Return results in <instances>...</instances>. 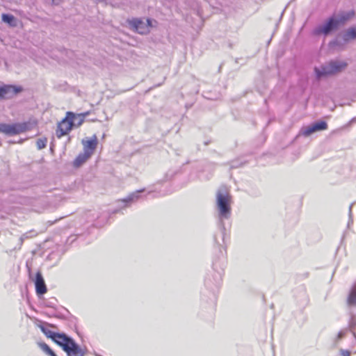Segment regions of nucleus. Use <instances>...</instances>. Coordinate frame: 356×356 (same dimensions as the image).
<instances>
[{"instance_id":"f03ea898","label":"nucleus","mask_w":356,"mask_h":356,"mask_svg":"<svg viewBox=\"0 0 356 356\" xmlns=\"http://www.w3.org/2000/svg\"><path fill=\"white\" fill-rule=\"evenodd\" d=\"M347 67L344 61H331L327 65L322 67L321 70L315 68L316 76L319 79L322 76L335 74L341 72Z\"/></svg>"},{"instance_id":"9d476101","label":"nucleus","mask_w":356,"mask_h":356,"mask_svg":"<svg viewBox=\"0 0 356 356\" xmlns=\"http://www.w3.org/2000/svg\"><path fill=\"white\" fill-rule=\"evenodd\" d=\"M327 129V124L324 121H320L314 123L312 126L307 127L303 131V135L305 136H308L311 135L312 133L317 131L325 130Z\"/></svg>"},{"instance_id":"f3484780","label":"nucleus","mask_w":356,"mask_h":356,"mask_svg":"<svg viewBox=\"0 0 356 356\" xmlns=\"http://www.w3.org/2000/svg\"><path fill=\"white\" fill-rule=\"evenodd\" d=\"M348 302L349 305H356V291H352L348 297Z\"/></svg>"},{"instance_id":"4468645a","label":"nucleus","mask_w":356,"mask_h":356,"mask_svg":"<svg viewBox=\"0 0 356 356\" xmlns=\"http://www.w3.org/2000/svg\"><path fill=\"white\" fill-rule=\"evenodd\" d=\"M90 157V154L83 153L79 154L74 160V165L76 166H80L81 164L85 163Z\"/></svg>"},{"instance_id":"6e6552de","label":"nucleus","mask_w":356,"mask_h":356,"mask_svg":"<svg viewBox=\"0 0 356 356\" xmlns=\"http://www.w3.org/2000/svg\"><path fill=\"white\" fill-rule=\"evenodd\" d=\"M22 90L21 87L6 85L0 87V99H9Z\"/></svg>"},{"instance_id":"423d86ee","label":"nucleus","mask_w":356,"mask_h":356,"mask_svg":"<svg viewBox=\"0 0 356 356\" xmlns=\"http://www.w3.org/2000/svg\"><path fill=\"white\" fill-rule=\"evenodd\" d=\"M128 22L132 29L140 34L149 33L150 28L152 26V22L149 19H147L146 22L140 19H133L129 20Z\"/></svg>"},{"instance_id":"2eb2a0df","label":"nucleus","mask_w":356,"mask_h":356,"mask_svg":"<svg viewBox=\"0 0 356 356\" xmlns=\"http://www.w3.org/2000/svg\"><path fill=\"white\" fill-rule=\"evenodd\" d=\"M356 38V29L355 28H350L343 35V39L345 41H349L351 40H354Z\"/></svg>"},{"instance_id":"ddd939ff","label":"nucleus","mask_w":356,"mask_h":356,"mask_svg":"<svg viewBox=\"0 0 356 356\" xmlns=\"http://www.w3.org/2000/svg\"><path fill=\"white\" fill-rule=\"evenodd\" d=\"M2 21L8 24L11 26H16L17 22L15 17L12 15L3 14L1 15Z\"/></svg>"},{"instance_id":"0eeeda50","label":"nucleus","mask_w":356,"mask_h":356,"mask_svg":"<svg viewBox=\"0 0 356 356\" xmlns=\"http://www.w3.org/2000/svg\"><path fill=\"white\" fill-rule=\"evenodd\" d=\"M339 26L340 24L338 19L334 17H332L327 20V22L324 25L316 28L314 30V33L317 35L321 34L327 35L331 31L336 30Z\"/></svg>"},{"instance_id":"1a4fd4ad","label":"nucleus","mask_w":356,"mask_h":356,"mask_svg":"<svg viewBox=\"0 0 356 356\" xmlns=\"http://www.w3.org/2000/svg\"><path fill=\"white\" fill-rule=\"evenodd\" d=\"M82 143L83 145L84 153L90 154L91 156L97 146V137L96 135H94L90 140H83Z\"/></svg>"},{"instance_id":"f257e3e1","label":"nucleus","mask_w":356,"mask_h":356,"mask_svg":"<svg viewBox=\"0 0 356 356\" xmlns=\"http://www.w3.org/2000/svg\"><path fill=\"white\" fill-rule=\"evenodd\" d=\"M39 327L47 338L60 346L69 356H84V351L66 334L53 332L42 325Z\"/></svg>"},{"instance_id":"aec40b11","label":"nucleus","mask_w":356,"mask_h":356,"mask_svg":"<svg viewBox=\"0 0 356 356\" xmlns=\"http://www.w3.org/2000/svg\"><path fill=\"white\" fill-rule=\"evenodd\" d=\"M47 291H36L38 295L39 296H42L43 294H44Z\"/></svg>"},{"instance_id":"9b49d317","label":"nucleus","mask_w":356,"mask_h":356,"mask_svg":"<svg viewBox=\"0 0 356 356\" xmlns=\"http://www.w3.org/2000/svg\"><path fill=\"white\" fill-rule=\"evenodd\" d=\"M33 281L35 286V289H47L44 278L40 272H37Z\"/></svg>"},{"instance_id":"f8f14e48","label":"nucleus","mask_w":356,"mask_h":356,"mask_svg":"<svg viewBox=\"0 0 356 356\" xmlns=\"http://www.w3.org/2000/svg\"><path fill=\"white\" fill-rule=\"evenodd\" d=\"M355 15V12L353 10L349 11L348 13H342L340 14L339 17L337 19L340 25L343 24L346 22L353 18Z\"/></svg>"},{"instance_id":"dca6fc26","label":"nucleus","mask_w":356,"mask_h":356,"mask_svg":"<svg viewBox=\"0 0 356 356\" xmlns=\"http://www.w3.org/2000/svg\"><path fill=\"white\" fill-rule=\"evenodd\" d=\"M40 349L49 356H56L54 352L50 348V347L45 343L41 342L38 343Z\"/></svg>"},{"instance_id":"6ab92c4d","label":"nucleus","mask_w":356,"mask_h":356,"mask_svg":"<svg viewBox=\"0 0 356 356\" xmlns=\"http://www.w3.org/2000/svg\"><path fill=\"white\" fill-rule=\"evenodd\" d=\"M341 354L342 356H350V352L349 350H341Z\"/></svg>"},{"instance_id":"412c9836","label":"nucleus","mask_w":356,"mask_h":356,"mask_svg":"<svg viewBox=\"0 0 356 356\" xmlns=\"http://www.w3.org/2000/svg\"><path fill=\"white\" fill-rule=\"evenodd\" d=\"M88 115H89V112H86V113H81L79 114V115L80 116H82L83 118H85L86 116H87Z\"/></svg>"},{"instance_id":"a211bd4d","label":"nucleus","mask_w":356,"mask_h":356,"mask_svg":"<svg viewBox=\"0 0 356 356\" xmlns=\"http://www.w3.org/2000/svg\"><path fill=\"white\" fill-rule=\"evenodd\" d=\"M47 139L46 138H39L36 142L37 147L39 149H43L46 147Z\"/></svg>"},{"instance_id":"7ed1b4c3","label":"nucleus","mask_w":356,"mask_h":356,"mask_svg":"<svg viewBox=\"0 0 356 356\" xmlns=\"http://www.w3.org/2000/svg\"><path fill=\"white\" fill-rule=\"evenodd\" d=\"M75 117V114L72 112L68 111L66 113L65 117L57 124L56 129L57 138H60L71 131L74 126Z\"/></svg>"},{"instance_id":"39448f33","label":"nucleus","mask_w":356,"mask_h":356,"mask_svg":"<svg viewBox=\"0 0 356 356\" xmlns=\"http://www.w3.org/2000/svg\"><path fill=\"white\" fill-rule=\"evenodd\" d=\"M28 129L26 123H0V133L8 136H15L25 132Z\"/></svg>"},{"instance_id":"20e7f679","label":"nucleus","mask_w":356,"mask_h":356,"mask_svg":"<svg viewBox=\"0 0 356 356\" xmlns=\"http://www.w3.org/2000/svg\"><path fill=\"white\" fill-rule=\"evenodd\" d=\"M231 197L228 193L222 194L218 193L217 194V206L219 213L224 218H228L231 212Z\"/></svg>"},{"instance_id":"4be33fe9","label":"nucleus","mask_w":356,"mask_h":356,"mask_svg":"<svg viewBox=\"0 0 356 356\" xmlns=\"http://www.w3.org/2000/svg\"><path fill=\"white\" fill-rule=\"evenodd\" d=\"M83 121V120H81V121L79 122V125H81V124H82Z\"/></svg>"}]
</instances>
